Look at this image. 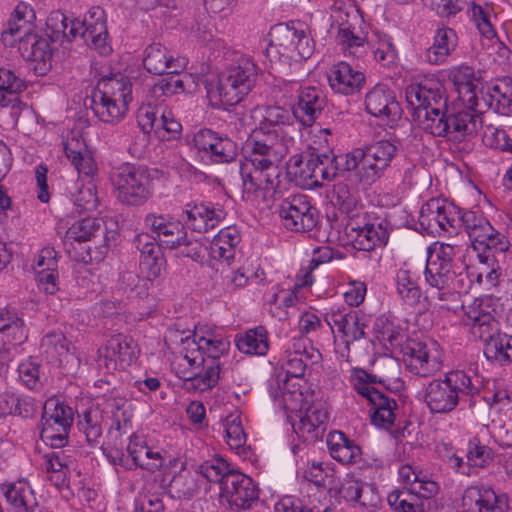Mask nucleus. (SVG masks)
Returning a JSON list of instances; mask_svg holds the SVG:
<instances>
[{
    "instance_id": "09e8293b",
    "label": "nucleus",
    "mask_w": 512,
    "mask_h": 512,
    "mask_svg": "<svg viewBox=\"0 0 512 512\" xmlns=\"http://www.w3.org/2000/svg\"><path fill=\"white\" fill-rule=\"evenodd\" d=\"M255 172L259 174V180L262 182L263 190L267 193L269 191L276 192L279 185L280 172L277 166L279 161H272L271 159H260L259 157H252L250 159Z\"/></svg>"
},
{
    "instance_id": "39448f33",
    "label": "nucleus",
    "mask_w": 512,
    "mask_h": 512,
    "mask_svg": "<svg viewBox=\"0 0 512 512\" xmlns=\"http://www.w3.org/2000/svg\"><path fill=\"white\" fill-rule=\"evenodd\" d=\"M110 179L117 199L128 206H140L152 196V179L144 166L124 164L114 168Z\"/></svg>"
},
{
    "instance_id": "4468645a",
    "label": "nucleus",
    "mask_w": 512,
    "mask_h": 512,
    "mask_svg": "<svg viewBox=\"0 0 512 512\" xmlns=\"http://www.w3.org/2000/svg\"><path fill=\"white\" fill-rule=\"evenodd\" d=\"M245 149L251 153L250 159L259 157L260 159L280 161L288 152L285 143V132L278 128H267L259 125L249 134Z\"/></svg>"
},
{
    "instance_id": "c756f323",
    "label": "nucleus",
    "mask_w": 512,
    "mask_h": 512,
    "mask_svg": "<svg viewBox=\"0 0 512 512\" xmlns=\"http://www.w3.org/2000/svg\"><path fill=\"white\" fill-rule=\"evenodd\" d=\"M186 224L196 232H207L215 228L225 217L224 210L207 203H188L184 210Z\"/></svg>"
},
{
    "instance_id": "8fccbe9b",
    "label": "nucleus",
    "mask_w": 512,
    "mask_h": 512,
    "mask_svg": "<svg viewBox=\"0 0 512 512\" xmlns=\"http://www.w3.org/2000/svg\"><path fill=\"white\" fill-rule=\"evenodd\" d=\"M186 343L188 344V347L193 345L191 350L187 348V351H189V354L192 350L195 351V354L198 352H201L203 355L206 354L205 361L207 360H215L219 361V358L226 354L229 350L230 343L229 341L223 339V338H215V339H208L205 337H200L198 341L193 339L192 341H189V339H186Z\"/></svg>"
},
{
    "instance_id": "f704fd0d",
    "label": "nucleus",
    "mask_w": 512,
    "mask_h": 512,
    "mask_svg": "<svg viewBox=\"0 0 512 512\" xmlns=\"http://www.w3.org/2000/svg\"><path fill=\"white\" fill-rule=\"evenodd\" d=\"M508 239L491 226L490 232H485L483 238H479L473 244L474 250L478 251V259L486 266L493 265L497 260L495 253H504L509 249Z\"/></svg>"
},
{
    "instance_id": "0e129e2a",
    "label": "nucleus",
    "mask_w": 512,
    "mask_h": 512,
    "mask_svg": "<svg viewBox=\"0 0 512 512\" xmlns=\"http://www.w3.org/2000/svg\"><path fill=\"white\" fill-rule=\"evenodd\" d=\"M294 116L288 109L280 106H268L259 125L267 128H278L284 130V126L292 123Z\"/></svg>"
},
{
    "instance_id": "4be33fe9",
    "label": "nucleus",
    "mask_w": 512,
    "mask_h": 512,
    "mask_svg": "<svg viewBox=\"0 0 512 512\" xmlns=\"http://www.w3.org/2000/svg\"><path fill=\"white\" fill-rule=\"evenodd\" d=\"M346 160L347 153L337 156L332 153L310 154L312 186L319 185L320 180L332 181L337 177L353 182L349 161Z\"/></svg>"
},
{
    "instance_id": "58836bf2",
    "label": "nucleus",
    "mask_w": 512,
    "mask_h": 512,
    "mask_svg": "<svg viewBox=\"0 0 512 512\" xmlns=\"http://www.w3.org/2000/svg\"><path fill=\"white\" fill-rule=\"evenodd\" d=\"M192 81V76L187 73H167L165 77L154 83L149 89V96L152 99L160 100L162 97H169L185 92Z\"/></svg>"
},
{
    "instance_id": "f03ea898",
    "label": "nucleus",
    "mask_w": 512,
    "mask_h": 512,
    "mask_svg": "<svg viewBox=\"0 0 512 512\" xmlns=\"http://www.w3.org/2000/svg\"><path fill=\"white\" fill-rule=\"evenodd\" d=\"M399 147L400 140L390 137L348 152L346 161H349L353 183L365 186L376 183L391 166Z\"/></svg>"
},
{
    "instance_id": "6e6552de",
    "label": "nucleus",
    "mask_w": 512,
    "mask_h": 512,
    "mask_svg": "<svg viewBox=\"0 0 512 512\" xmlns=\"http://www.w3.org/2000/svg\"><path fill=\"white\" fill-rule=\"evenodd\" d=\"M352 381L354 389L372 405L370 410L372 423L379 427H388L393 424L394 410L397 408L396 401L372 386L382 381L363 369L354 370Z\"/></svg>"
},
{
    "instance_id": "13d9d810",
    "label": "nucleus",
    "mask_w": 512,
    "mask_h": 512,
    "mask_svg": "<svg viewBox=\"0 0 512 512\" xmlns=\"http://www.w3.org/2000/svg\"><path fill=\"white\" fill-rule=\"evenodd\" d=\"M320 359L308 358L305 355L283 354L279 360L281 369L286 377L302 378L310 365L318 363Z\"/></svg>"
},
{
    "instance_id": "de8ad7c7",
    "label": "nucleus",
    "mask_w": 512,
    "mask_h": 512,
    "mask_svg": "<svg viewBox=\"0 0 512 512\" xmlns=\"http://www.w3.org/2000/svg\"><path fill=\"white\" fill-rule=\"evenodd\" d=\"M459 227H463L468 234L472 245L479 238H483L485 232L491 231V224L480 211L459 209Z\"/></svg>"
},
{
    "instance_id": "b1692460",
    "label": "nucleus",
    "mask_w": 512,
    "mask_h": 512,
    "mask_svg": "<svg viewBox=\"0 0 512 512\" xmlns=\"http://www.w3.org/2000/svg\"><path fill=\"white\" fill-rule=\"evenodd\" d=\"M16 43L25 60L36 62L35 71L44 74L50 69L52 50L47 38L25 30L23 34L17 36Z\"/></svg>"
},
{
    "instance_id": "4d7b16f0",
    "label": "nucleus",
    "mask_w": 512,
    "mask_h": 512,
    "mask_svg": "<svg viewBox=\"0 0 512 512\" xmlns=\"http://www.w3.org/2000/svg\"><path fill=\"white\" fill-rule=\"evenodd\" d=\"M397 292L404 302L410 306L419 303L421 289L408 270H399L396 276Z\"/></svg>"
},
{
    "instance_id": "a18cd8bd",
    "label": "nucleus",
    "mask_w": 512,
    "mask_h": 512,
    "mask_svg": "<svg viewBox=\"0 0 512 512\" xmlns=\"http://www.w3.org/2000/svg\"><path fill=\"white\" fill-rule=\"evenodd\" d=\"M236 346L242 353L249 355H265L269 349L267 331L263 326L248 330L244 335L236 337Z\"/></svg>"
},
{
    "instance_id": "dca6fc26",
    "label": "nucleus",
    "mask_w": 512,
    "mask_h": 512,
    "mask_svg": "<svg viewBox=\"0 0 512 512\" xmlns=\"http://www.w3.org/2000/svg\"><path fill=\"white\" fill-rule=\"evenodd\" d=\"M283 225L295 232L311 231L317 225V209L307 195L295 194L285 198L279 205Z\"/></svg>"
},
{
    "instance_id": "3c124183",
    "label": "nucleus",
    "mask_w": 512,
    "mask_h": 512,
    "mask_svg": "<svg viewBox=\"0 0 512 512\" xmlns=\"http://www.w3.org/2000/svg\"><path fill=\"white\" fill-rule=\"evenodd\" d=\"M216 93L224 109L237 105L248 95L246 91H242L241 85L235 83L224 72L219 76Z\"/></svg>"
},
{
    "instance_id": "c85d7f7f",
    "label": "nucleus",
    "mask_w": 512,
    "mask_h": 512,
    "mask_svg": "<svg viewBox=\"0 0 512 512\" xmlns=\"http://www.w3.org/2000/svg\"><path fill=\"white\" fill-rule=\"evenodd\" d=\"M483 106L488 107L500 115H511L512 78L502 77L487 86L486 91L482 93L480 107L477 110H481Z\"/></svg>"
},
{
    "instance_id": "2f4dec72",
    "label": "nucleus",
    "mask_w": 512,
    "mask_h": 512,
    "mask_svg": "<svg viewBox=\"0 0 512 512\" xmlns=\"http://www.w3.org/2000/svg\"><path fill=\"white\" fill-rule=\"evenodd\" d=\"M145 69L154 75L181 72L185 67L184 60L174 59L165 46L153 43L145 50L143 59Z\"/></svg>"
},
{
    "instance_id": "69168bd1",
    "label": "nucleus",
    "mask_w": 512,
    "mask_h": 512,
    "mask_svg": "<svg viewBox=\"0 0 512 512\" xmlns=\"http://www.w3.org/2000/svg\"><path fill=\"white\" fill-rule=\"evenodd\" d=\"M219 135V133L211 129H201L193 137L195 148L203 153V159H207L211 163L213 162L215 145Z\"/></svg>"
},
{
    "instance_id": "412c9836",
    "label": "nucleus",
    "mask_w": 512,
    "mask_h": 512,
    "mask_svg": "<svg viewBox=\"0 0 512 512\" xmlns=\"http://www.w3.org/2000/svg\"><path fill=\"white\" fill-rule=\"evenodd\" d=\"M459 209L453 205H446L439 199H431L420 210L419 223L430 231L436 228L442 231L454 233L459 228Z\"/></svg>"
},
{
    "instance_id": "cd10ccee",
    "label": "nucleus",
    "mask_w": 512,
    "mask_h": 512,
    "mask_svg": "<svg viewBox=\"0 0 512 512\" xmlns=\"http://www.w3.org/2000/svg\"><path fill=\"white\" fill-rule=\"evenodd\" d=\"M365 109L379 118L395 119L401 114L394 91L384 84H377L366 94Z\"/></svg>"
},
{
    "instance_id": "bf43d9fd",
    "label": "nucleus",
    "mask_w": 512,
    "mask_h": 512,
    "mask_svg": "<svg viewBox=\"0 0 512 512\" xmlns=\"http://www.w3.org/2000/svg\"><path fill=\"white\" fill-rule=\"evenodd\" d=\"M199 471L208 481L220 483L221 489L224 486L226 476L235 472L234 470H229L227 462L219 457L205 461L200 465Z\"/></svg>"
},
{
    "instance_id": "473e14b6",
    "label": "nucleus",
    "mask_w": 512,
    "mask_h": 512,
    "mask_svg": "<svg viewBox=\"0 0 512 512\" xmlns=\"http://www.w3.org/2000/svg\"><path fill=\"white\" fill-rule=\"evenodd\" d=\"M450 79L457 91L459 98L472 109L480 107V98L476 94V76L474 69L470 66H459L450 73Z\"/></svg>"
},
{
    "instance_id": "bb28decb",
    "label": "nucleus",
    "mask_w": 512,
    "mask_h": 512,
    "mask_svg": "<svg viewBox=\"0 0 512 512\" xmlns=\"http://www.w3.org/2000/svg\"><path fill=\"white\" fill-rule=\"evenodd\" d=\"M463 502L464 505L474 503L478 512H508L509 510L507 494L485 484L468 487L464 491Z\"/></svg>"
},
{
    "instance_id": "7ed1b4c3",
    "label": "nucleus",
    "mask_w": 512,
    "mask_h": 512,
    "mask_svg": "<svg viewBox=\"0 0 512 512\" xmlns=\"http://www.w3.org/2000/svg\"><path fill=\"white\" fill-rule=\"evenodd\" d=\"M131 101L130 79L122 74H115L102 77L84 104L102 122L114 124L125 116Z\"/></svg>"
},
{
    "instance_id": "72a5a7b5",
    "label": "nucleus",
    "mask_w": 512,
    "mask_h": 512,
    "mask_svg": "<svg viewBox=\"0 0 512 512\" xmlns=\"http://www.w3.org/2000/svg\"><path fill=\"white\" fill-rule=\"evenodd\" d=\"M27 88L19 69L12 65L0 67V106L7 107L18 101V96Z\"/></svg>"
},
{
    "instance_id": "0eeeda50",
    "label": "nucleus",
    "mask_w": 512,
    "mask_h": 512,
    "mask_svg": "<svg viewBox=\"0 0 512 512\" xmlns=\"http://www.w3.org/2000/svg\"><path fill=\"white\" fill-rule=\"evenodd\" d=\"M90 242L86 246V256H81L83 262H100L109 250L110 238L107 228L101 219L84 218L73 223L65 234V243Z\"/></svg>"
},
{
    "instance_id": "a211bd4d",
    "label": "nucleus",
    "mask_w": 512,
    "mask_h": 512,
    "mask_svg": "<svg viewBox=\"0 0 512 512\" xmlns=\"http://www.w3.org/2000/svg\"><path fill=\"white\" fill-rule=\"evenodd\" d=\"M137 352V344L131 337L114 335L98 350V367L104 368L108 374L125 369L137 359Z\"/></svg>"
},
{
    "instance_id": "37998d69",
    "label": "nucleus",
    "mask_w": 512,
    "mask_h": 512,
    "mask_svg": "<svg viewBox=\"0 0 512 512\" xmlns=\"http://www.w3.org/2000/svg\"><path fill=\"white\" fill-rule=\"evenodd\" d=\"M230 79L241 85L242 91L251 92L258 77V67L253 60L241 57L225 72Z\"/></svg>"
},
{
    "instance_id": "9b49d317",
    "label": "nucleus",
    "mask_w": 512,
    "mask_h": 512,
    "mask_svg": "<svg viewBox=\"0 0 512 512\" xmlns=\"http://www.w3.org/2000/svg\"><path fill=\"white\" fill-rule=\"evenodd\" d=\"M402 353L408 370L419 377H429L442 367L440 352L434 341L408 339L402 347Z\"/></svg>"
},
{
    "instance_id": "9d476101",
    "label": "nucleus",
    "mask_w": 512,
    "mask_h": 512,
    "mask_svg": "<svg viewBox=\"0 0 512 512\" xmlns=\"http://www.w3.org/2000/svg\"><path fill=\"white\" fill-rule=\"evenodd\" d=\"M406 100L412 109L413 121L422 129V120L438 118L448 107L447 97L442 87L436 84L429 87L424 84L411 85L406 89Z\"/></svg>"
},
{
    "instance_id": "6e6d98bb",
    "label": "nucleus",
    "mask_w": 512,
    "mask_h": 512,
    "mask_svg": "<svg viewBox=\"0 0 512 512\" xmlns=\"http://www.w3.org/2000/svg\"><path fill=\"white\" fill-rule=\"evenodd\" d=\"M312 166H310V155L304 159L303 156L294 155L287 164V175L299 186H312Z\"/></svg>"
},
{
    "instance_id": "e433bc0d",
    "label": "nucleus",
    "mask_w": 512,
    "mask_h": 512,
    "mask_svg": "<svg viewBox=\"0 0 512 512\" xmlns=\"http://www.w3.org/2000/svg\"><path fill=\"white\" fill-rule=\"evenodd\" d=\"M104 410L99 405H92L78 414L77 426L84 434L86 442L90 446L100 444L103 435Z\"/></svg>"
},
{
    "instance_id": "6ab92c4d",
    "label": "nucleus",
    "mask_w": 512,
    "mask_h": 512,
    "mask_svg": "<svg viewBox=\"0 0 512 512\" xmlns=\"http://www.w3.org/2000/svg\"><path fill=\"white\" fill-rule=\"evenodd\" d=\"M220 495L232 510H247L258 502L259 490L251 477L236 471L226 476Z\"/></svg>"
},
{
    "instance_id": "7c9ffc66",
    "label": "nucleus",
    "mask_w": 512,
    "mask_h": 512,
    "mask_svg": "<svg viewBox=\"0 0 512 512\" xmlns=\"http://www.w3.org/2000/svg\"><path fill=\"white\" fill-rule=\"evenodd\" d=\"M328 81L333 91L351 95L362 88L365 76L361 71L354 70L348 63L339 62L330 68Z\"/></svg>"
},
{
    "instance_id": "052dcab7",
    "label": "nucleus",
    "mask_w": 512,
    "mask_h": 512,
    "mask_svg": "<svg viewBox=\"0 0 512 512\" xmlns=\"http://www.w3.org/2000/svg\"><path fill=\"white\" fill-rule=\"evenodd\" d=\"M72 143H66L64 150L67 158L80 175L92 176L96 170V164L88 152H81L72 148Z\"/></svg>"
},
{
    "instance_id": "4c0bfd02",
    "label": "nucleus",
    "mask_w": 512,
    "mask_h": 512,
    "mask_svg": "<svg viewBox=\"0 0 512 512\" xmlns=\"http://www.w3.org/2000/svg\"><path fill=\"white\" fill-rule=\"evenodd\" d=\"M334 18V21L338 24L337 40L344 52L355 57H361L365 52L364 38L355 33L347 14L338 12Z\"/></svg>"
},
{
    "instance_id": "a878e982",
    "label": "nucleus",
    "mask_w": 512,
    "mask_h": 512,
    "mask_svg": "<svg viewBox=\"0 0 512 512\" xmlns=\"http://www.w3.org/2000/svg\"><path fill=\"white\" fill-rule=\"evenodd\" d=\"M346 235L356 250L369 252L377 246H384L389 239V233L382 222L378 224L351 221L346 226Z\"/></svg>"
},
{
    "instance_id": "774afa93",
    "label": "nucleus",
    "mask_w": 512,
    "mask_h": 512,
    "mask_svg": "<svg viewBox=\"0 0 512 512\" xmlns=\"http://www.w3.org/2000/svg\"><path fill=\"white\" fill-rule=\"evenodd\" d=\"M497 312V299L492 296H485L475 299L473 304L466 311V321H478L484 315H495Z\"/></svg>"
},
{
    "instance_id": "5fc2aeb1",
    "label": "nucleus",
    "mask_w": 512,
    "mask_h": 512,
    "mask_svg": "<svg viewBox=\"0 0 512 512\" xmlns=\"http://www.w3.org/2000/svg\"><path fill=\"white\" fill-rule=\"evenodd\" d=\"M471 326V333L475 338H479L484 346L501 335L500 324L495 315H484L478 321H466Z\"/></svg>"
},
{
    "instance_id": "1a4fd4ad",
    "label": "nucleus",
    "mask_w": 512,
    "mask_h": 512,
    "mask_svg": "<svg viewBox=\"0 0 512 512\" xmlns=\"http://www.w3.org/2000/svg\"><path fill=\"white\" fill-rule=\"evenodd\" d=\"M73 40L80 37L86 45L102 56L112 53L106 23V13L99 6L89 9L83 20L74 19L70 24Z\"/></svg>"
},
{
    "instance_id": "2eb2a0df",
    "label": "nucleus",
    "mask_w": 512,
    "mask_h": 512,
    "mask_svg": "<svg viewBox=\"0 0 512 512\" xmlns=\"http://www.w3.org/2000/svg\"><path fill=\"white\" fill-rule=\"evenodd\" d=\"M22 317L15 309L0 310V374L5 373L13 359L12 347L21 345L28 334Z\"/></svg>"
},
{
    "instance_id": "603ef678",
    "label": "nucleus",
    "mask_w": 512,
    "mask_h": 512,
    "mask_svg": "<svg viewBox=\"0 0 512 512\" xmlns=\"http://www.w3.org/2000/svg\"><path fill=\"white\" fill-rule=\"evenodd\" d=\"M216 93L224 109L237 105L248 95L246 91H242L241 85L235 83L224 72L219 76Z\"/></svg>"
},
{
    "instance_id": "680f3d73",
    "label": "nucleus",
    "mask_w": 512,
    "mask_h": 512,
    "mask_svg": "<svg viewBox=\"0 0 512 512\" xmlns=\"http://www.w3.org/2000/svg\"><path fill=\"white\" fill-rule=\"evenodd\" d=\"M144 224L147 228L155 234V238L160 241L164 235L169 233L179 234L180 222L170 221L163 215H157L154 213L146 215Z\"/></svg>"
},
{
    "instance_id": "ea45409f",
    "label": "nucleus",
    "mask_w": 512,
    "mask_h": 512,
    "mask_svg": "<svg viewBox=\"0 0 512 512\" xmlns=\"http://www.w3.org/2000/svg\"><path fill=\"white\" fill-rule=\"evenodd\" d=\"M5 497L14 512H35L38 503L34 491L25 481H18L9 485Z\"/></svg>"
},
{
    "instance_id": "c9c22d12",
    "label": "nucleus",
    "mask_w": 512,
    "mask_h": 512,
    "mask_svg": "<svg viewBox=\"0 0 512 512\" xmlns=\"http://www.w3.org/2000/svg\"><path fill=\"white\" fill-rule=\"evenodd\" d=\"M456 32L447 27L437 29L433 43L425 52V59L434 65L443 64L457 46Z\"/></svg>"
},
{
    "instance_id": "864d4df0",
    "label": "nucleus",
    "mask_w": 512,
    "mask_h": 512,
    "mask_svg": "<svg viewBox=\"0 0 512 512\" xmlns=\"http://www.w3.org/2000/svg\"><path fill=\"white\" fill-rule=\"evenodd\" d=\"M75 18L67 17L62 11H52L46 20L47 31L50 33L48 36L51 41L57 42L64 39L72 41V34L70 33V24Z\"/></svg>"
},
{
    "instance_id": "393cba45",
    "label": "nucleus",
    "mask_w": 512,
    "mask_h": 512,
    "mask_svg": "<svg viewBox=\"0 0 512 512\" xmlns=\"http://www.w3.org/2000/svg\"><path fill=\"white\" fill-rule=\"evenodd\" d=\"M327 325L334 332V328L346 339V343L360 340L365 337L366 323L363 316L351 307L331 310L325 314Z\"/></svg>"
},
{
    "instance_id": "c03bdc74",
    "label": "nucleus",
    "mask_w": 512,
    "mask_h": 512,
    "mask_svg": "<svg viewBox=\"0 0 512 512\" xmlns=\"http://www.w3.org/2000/svg\"><path fill=\"white\" fill-rule=\"evenodd\" d=\"M41 349L50 361L58 365H63L64 362L69 361V358H73V355L69 352V343L60 331H52L46 334L41 341Z\"/></svg>"
},
{
    "instance_id": "e2e57ef3",
    "label": "nucleus",
    "mask_w": 512,
    "mask_h": 512,
    "mask_svg": "<svg viewBox=\"0 0 512 512\" xmlns=\"http://www.w3.org/2000/svg\"><path fill=\"white\" fill-rule=\"evenodd\" d=\"M466 457L470 466L485 468L493 461L494 452L478 439H473L469 441Z\"/></svg>"
},
{
    "instance_id": "f257e3e1",
    "label": "nucleus",
    "mask_w": 512,
    "mask_h": 512,
    "mask_svg": "<svg viewBox=\"0 0 512 512\" xmlns=\"http://www.w3.org/2000/svg\"><path fill=\"white\" fill-rule=\"evenodd\" d=\"M481 378L472 370H452L444 378L429 381L423 389V401L433 414H448L461 401L475 404L474 398L482 390Z\"/></svg>"
},
{
    "instance_id": "20e7f679",
    "label": "nucleus",
    "mask_w": 512,
    "mask_h": 512,
    "mask_svg": "<svg viewBox=\"0 0 512 512\" xmlns=\"http://www.w3.org/2000/svg\"><path fill=\"white\" fill-rule=\"evenodd\" d=\"M266 55L270 60H306L314 52V41L300 22L277 24L270 29Z\"/></svg>"
},
{
    "instance_id": "5701e85b",
    "label": "nucleus",
    "mask_w": 512,
    "mask_h": 512,
    "mask_svg": "<svg viewBox=\"0 0 512 512\" xmlns=\"http://www.w3.org/2000/svg\"><path fill=\"white\" fill-rule=\"evenodd\" d=\"M292 88L298 92L297 102L293 106V116L305 126H311L322 114L326 106V97L315 87H302L294 82Z\"/></svg>"
},
{
    "instance_id": "79ce46f5",
    "label": "nucleus",
    "mask_w": 512,
    "mask_h": 512,
    "mask_svg": "<svg viewBox=\"0 0 512 512\" xmlns=\"http://www.w3.org/2000/svg\"><path fill=\"white\" fill-rule=\"evenodd\" d=\"M327 444L331 456L341 463L356 462V459L360 456V448L341 431L331 433Z\"/></svg>"
},
{
    "instance_id": "423d86ee",
    "label": "nucleus",
    "mask_w": 512,
    "mask_h": 512,
    "mask_svg": "<svg viewBox=\"0 0 512 512\" xmlns=\"http://www.w3.org/2000/svg\"><path fill=\"white\" fill-rule=\"evenodd\" d=\"M423 118V131L454 143H460L473 135L481 125L477 114L465 110L450 113L447 108L438 118H433V121L427 120L426 116Z\"/></svg>"
},
{
    "instance_id": "a19ab883",
    "label": "nucleus",
    "mask_w": 512,
    "mask_h": 512,
    "mask_svg": "<svg viewBox=\"0 0 512 512\" xmlns=\"http://www.w3.org/2000/svg\"><path fill=\"white\" fill-rule=\"evenodd\" d=\"M34 18V12L26 4L20 3L14 10L13 17L8 22V27L1 34V40L6 46H14L17 36L24 31H30V21Z\"/></svg>"
},
{
    "instance_id": "338daca9",
    "label": "nucleus",
    "mask_w": 512,
    "mask_h": 512,
    "mask_svg": "<svg viewBox=\"0 0 512 512\" xmlns=\"http://www.w3.org/2000/svg\"><path fill=\"white\" fill-rule=\"evenodd\" d=\"M238 155L237 144L227 135L220 134L215 145L213 162L227 164L236 160Z\"/></svg>"
},
{
    "instance_id": "f8f14e48",
    "label": "nucleus",
    "mask_w": 512,
    "mask_h": 512,
    "mask_svg": "<svg viewBox=\"0 0 512 512\" xmlns=\"http://www.w3.org/2000/svg\"><path fill=\"white\" fill-rule=\"evenodd\" d=\"M137 122L145 135L154 131L163 140L176 139L182 130L180 122L174 117L172 111L162 104L148 103L141 107L137 115Z\"/></svg>"
},
{
    "instance_id": "49530a36",
    "label": "nucleus",
    "mask_w": 512,
    "mask_h": 512,
    "mask_svg": "<svg viewBox=\"0 0 512 512\" xmlns=\"http://www.w3.org/2000/svg\"><path fill=\"white\" fill-rule=\"evenodd\" d=\"M486 359L500 366L512 364V336L502 333L490 342L483 349Z\"/></svg>"
},
{
    "instance_id": "aec40b11",
    "label": "nucleus",
    "mask_w": 512,
    "mask_h": 512,
    "mask_svg": "<svg viewBox=\"0 0 512 512\" xmlns=\"http://www.w3.org/2000/svg\"><path fill=\"white\" fill-rule=\"evenodd\" d=\"M184 359L193 367V371L187 377H184L187 389L204 392L217 385L220 379L221 363L220 361L207 360L201 352L195 354L192 350L184 355Z\"/></svg>"
},
{
    "instance_id": "f3484780",
    "label": "nucleus",
    "mask_w": 512,
    "mask_h": 512,
    "mask_svg": "<svg viewBox=\"0 0 512 512\" xmlns=\"http://www.w3.org/2000/svg\"><path fill=\"white\" fill-rule=\"evenodd\" d=\"M51 412L45 407L42 416L40 437L53 448H62L68 442V433L73 423V409L63 402L52 403Z\"/></svg>"
},
{
    "instance_id": "ddd939ff",
    "label": "nucleus",
    "mask_w": 512,
    "mask_h": 512,
    "mask_svg": "<svg viewBox=\"0 0 512 512\" xmlns=\"http://www.w3.org/2000/svg\"><path fill=\"white\" fill-rule=\"evenodd\" d=\"M455 255L456 248L445 243L429 252L424 271L425 281L429 286L440 291L452 283L456 268H461V264L454 260Z\"/></svg>"
}]
</instances>
